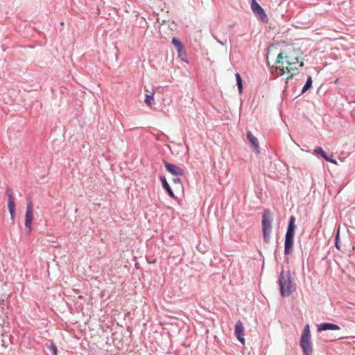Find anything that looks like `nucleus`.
Wrapping results in <instances>:
<instances>
[{
  "label": "nucleus",
  "instance_id": "2eb2a0df",
  "mask_svg": "<svg viewBox=\"0 0 355 355\" xmlns=\"http://www.w3.org/2000/svg\"><path fill=\"white\" fill-rule=\"evenodd\" d=\"M160 179H161V182H162L163 187L167 191L168 195L171 198H175V195H174L173 191L171 190L168 183L167 182L166 178L164 177H162Z\"/></svg>",
  "mask_w": 355,
  "mask_h": 355
},
{
  "label": "nucleus",
  "instance_id": "4468645a",
  "mask_svg": "<svg viewBox=\"0 0 355 355\" xmlns=\"http://www.w3.org/2000/svg\"><path fill=\"white\" fill-rule=\"evenodd\" d=\"M315 153L317 154L320 155L326 161L329 162L333 164H336V161L331 159L330 157H329L326 153L322 150V148L318 147L315 149Z\"/></svg>",
  "mask_w": 355,
  "mask_h": 355
},
{
  "label": "nucleus",
  "instance_id": "423d86ee",
  "mask_svg": "<svg viewBox=\"0 0 355 355\" xmlns=\"http://www.w3.org/2000/svg\"><path fill=\"white\" fill-rule=\"evenodd\" d=\"M33 220V205L32 201H29L27 205L26 215H25V226L28 230V233L32 230V222Z\"/></svg>",
  "mask_w": 355,
  "mask_h": 355
},
{
  "label": "nucleus",
  "instance_id": "dca6fc26",
  "mask_svg": "<svg viewBox=\"0 0 355 355\" xmlns=\"http://www.w3.org/2000/svg\"><path fill=\"white\" fill-rule=\"evenodd\" d=\"M172 43L176 47L177 51L179 52L180 55H181L182 53L184 51V46L182 45V44L175 37L173 38Z\"/></svg>",
  "mask_w": 355,
  "mask_h": 355
},
{
  "label": "nucleus",
  "instance_id": "6ab92c4d",
  "mask_svg": "<svg viewBox=\"0 0 355 355\" xmlns=\"http://www.w3.org/2000/svg\"><path fill=\"white\" fill-rule=\"evenodd\" d=\"M236 83L238 85V89L239 93L241 94L243 91V85H242V79L239 73H236Z\"/></svg>",
  "mask_w": 355,
  "mask_h": 355
},
{
  "label": "nucleus",
  "instance_id": "20e7f679",
  "mask_svg": "<svg viewBox=\"0 0 355 355\" xmlns=\"http://www.w3.org/2000/svg\"><path fill=\"white\" fill-rule=\"evenodd\" d=\"M295 221L294 216H291L289 219L288 227L286 234L285 243H284V253L288 254L291 252L293 247V238L295 232Z\"/></svg>",
  "mask_w": 355,
  "mask_h": 355
},
{
  "label": "nucleus",
  "instance_id": "4be33fe9",
  "mask_svg": "<svg viewBox=\"0 0 355 355\" xmlns=\"http://www.w3.org/2000/svg\"><path fill=\"white\" fill-rule=\"evenodd\" d=\"M338 236H339V231H338L336 237V247L337 248V249L340 250V247L339 242H338Z\"/></svg>",
  "mask_w": 355,
  "mask_h": 355
},
{
  "label": "nucleus",
  "instance_id": "a211bd4d",
  "mask_svg": "<svg viewBox=\"0 0 355 355\" xmlns=\"http://www.w3.org/2000/svg\"><path fill=\"white\" fill-rule=\"evenodd\" d=\"M271 230L272 229L263 228V239L267 243L270 241V234L271 233Z\"/></svg>",
  "mask_w": 355,
  "mask_h": 355
},
{
  "label": "nucleus",
  "instance_id": "ddd939ff",
  "mask_svg": "<svg viewBox=\"0 0 355 355\" xmlns=\"http://www.w3.org/2000/svg\"><path fill=\"white\" fill-rule=\"evenodd\" d=\"M247 138L249 141L251 143L254 150L257 153H259V141L256 137H254L251 132H248Z\"/></svg>",
  "mask_w": 355,
  "mask_h": 355
},
{
  "label": "nucleus",
  "instance_id": "7ed1b4c3",
  "mask_svg": "<svg viewBox=\"0 0 355 355\" xmlns=\"http://www.w3.org/2000/svg\"><path fill=\"white\" fill-rule=\"evenodd\" d=\"M300 345L304 355H312L313 347L309 324H306L302 333Z\"/></svg>",
  "mask_w": 355,
  "mask_h": 355
},
{
  "label": "nucleus",
  "instance_id": "5701e85b",
  "mask_svg": "<svg viewBox=\"0 0 355 355\" xmlns=\"http://www.w3.org/2000/svg\"><path fill=\"white\" fill-rule=\"evenodd\" d=\"M173 182L177 184H180V179L179 178H175L173 179Z\"/></svg>",
  "mask_w": 355,
  "mask_h": 355
},
{
  "label": "nucleus",
  "instance_id": "412c9836",
  "mask_svg": "<svg viewBox=\"0 0 355 355\" xmlns=\"http://www.w3.org/2000/svg\"><path fill=\"white\" fill-rule=\"evenodd\" d=\"M49 349L53 352V355H58V349L55 344L51 343L49 347Z\"/></svg>",
  "mask_w": 355,
  "mask_h": 355
},
{
  "label": "nucleus",
  "instance_id": "39448f33",
  "mask_svg": "<svg viewBox=\"0 0 355 355\" xmlns=\"http://www.w3.org/2000/svg\"><path fill=\"white\" fill-rule=\"evenodd\" d=\"M251 9L253 13L257 17H259L262 21L266 23L268 21V17L264 10L261 7V6L257 2L256 0H252Z\"/></svg>",
  "mask_w": 355,
  "mask_h": 355
},
{
  "label": "nucleus",
  "instance_id": "f03ea898",
  "mask_svg": "<svg viewBox=\"0 0 355 355\" xmlns=\"http://www.w3.org/2000/svg\"><path fill=\"white\" fill-rule=\"evenodd\" d=\"M281 295L283 297L289 296L293 291L295 290V286L292 284L291 276L288 271L282 270L280 272L279 278Z\"/></svg>",
  "mask_w": 355,
  "mask_h": 355
},
{
  "label": "nucleus",
  "instance_id": "f257e3e1",
  "mask_svg": "<svg viewBox=\"0 0 355 355\" xmlns=\"http://www.w3.org/2000/svg\"><path fill=\"white\" fill-rule=\"evenodd\" d=\"M283 52L278 54L276 63L278 67L276 68V71L279 76H286L287 78L293 77L295 75L300 69L304 66L302 60L295 62H286L283 60Z\"/></svg>",
  "mask_w": 355,
  "mask_h": 355
},
{
  "label": "nucleus",
  "instance_id": "6e6552de",
  "mask_svg": "<svg viewBox=\"0 0 355 355\" xmlns=\"http://www.w3.org/2000/svg\"><path fill=\"white\" fill-rule=\"evenodd\" d=\"M164 164L166 168V170L174 175H183L184 170L180 166L170 164L166 161H164Z\"/></svg>",
  "mask_w": 355,
  "mask_h": 355
},
{
  "label": "nucleus",
  "instance_id": "f3484780",
  "mask_svg": "<svg viewBox=\"0 0 355 355\" xmlns=\"http://www.w3.org/2000/svg\"><path fill=\"white\" fill-rule=\"evenodd\" d=\"M312 83H313L312 78L311 76H309L307 78L306 82L302 88V93H305L309 89H310L312 86Z\"/></svg>",
  "mask_w": 355,
  "mask_h": 355
},
{
  "label": "nucleus",
  "instance_id": "9d476101",
  "mask_svg": "<svg viewBox=\"0 0 355 355\" xmlns=\"http://www.w3.org/2000/svg\"><path fill=\"white\" fill-rule=\"evenodd\" d=\"M244 330H245V328L243 327V323L240 320L238 321L235 325V335H236L237 339L242 344L245 343Z\"/></svg>",
  "mask_w": 355,
  "mask_h": 355
},
{
  "label": "nucleus",
  "instance_id": "0eeeda50",
  "mask_svg": "<svg viewBox=\"0 0 355 355\" xmlns=\"http://www.w3.org/2000/svg\"><path fill=\"white\" fill-rule=\"evenodd\" d=\"M6 195L8 197V207L10 214V218L12 223H14L15 216V204L14 202V196L12 190L8 189L6 190Z\"/></svg>",
  "mask_w": 355,
  "mask_h": 355
},
{
  "label": "nucleus",
  "instance_id": "1a4fd4ad",
  "mask_svg": "<svg viewBox=\"0 0 355 355\" xmlns=\"http://www.w3.org/2000/svg\"><path fill=\"white\" fill-rule=\"evenodd\" d=\"M284 56H283V60L284 62H300L301 60H299V55L297 51L295 50H293L291 51L288 52H284Z\"/></svg>",
  "mask_w": 355,
  "mask_h": 355
},
{
  "label": "nucleus",
  "instance_id": "aec40b11",
  "mask_svg": "<svg viewBox=\"0 0 355 355\" xmlns=\"http://www.w3.org/2000/svg\"><path fill=\"white\" fill-rule=\"evenodd\" d=\"M153 96H154V92H153L152 94H146V98H145V103L148 105V106H151L153 105Z\"/></svg>",
  "mask_w": 355,
  "mask_h": 355
},
{
  "label": "nucleus",
  "instance_id": "9b49d317",
  "mask_svg": "<svg viewBox=\"0 0 355 355\" xmlns=\"http://www.w3.org/2000/svg\"><path fill=\"white\" fill-rule=\"evenodd\" d=\"M272 220V215L269 210H266L263 215L262 227L263 228L272 229L271 223Z\"/></svg>",
  "mask_w": 355,
  "mask_h": 355
},
{
  "label": "nucleus",
  "instance_id": "f8f14e48",
  "mask_svg": "<svg viewBox=\"0 0 355 355\" xmlns=\"http://www.w3.org/2000/svg\"><path fill=\"white\" fill-rule=\"evenodd\" d=\"M318 331H327V330H340V328L339 326L332 324V323H322L320 324L318 326Z\"/></svg>",
  "mask_w": 355,
  "mask_h": 355
}]
</instances>
